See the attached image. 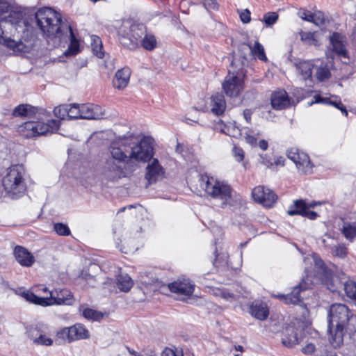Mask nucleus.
<instances>
[{
	"instance_id": "obj_1",
	"label": "nucleus",
	"mask_w": 356,
	"mask_h": 356,
	"mask_svg": "<svg viewBox=\"0 0 356 356\" xmlns=\"http://www.w3.org/2000/svg\"><path fill=\"white\" fill-rule=\"evenodd\" d=\"M36 24L44 35L49 38H59L63 35V30L66 29L70 33V43L65 54L75 55L79 51V42L70 26L64 24L60 13L50 8H40L35 14Z\"/></svg>"
},
{
	"instance_id": "obj_2",
	"label": "nucleus",
	"mask_w": 356,
	"mask_h": 356,
	"mask_svg": "<svg viewBox=\"0 0 356 356\" xmlns=\"http://www.w3.org/2000/svg\"><path fill=\"white\" fill-rule=\"evenodd\" d=\"M314 262V280L312 282H321L330 291L339 292L343 289L346 296L355 300L356 297V283L345 278H339L333 274L332 269L317 255L313 257Z\"/></svg>"
},
{
	"instance_id": "obj_3",
	"label": "nucleus",
	"mask_w": 356,
	"mask_h": 356,
	"mask_svg": "<svg viewBox=\"0 0 356 356\" xmlns=\"http://www.w3.org/2000/svg\"><path fill=\"white\" fill-rule=\"evenodd\" d=\"M353 316L348 307L343 304L332 305L328 312V339L334 348L341 347L348 323Z\"/></svg>"
},
{
	"instance_id": "obj_4",
	"label": "nucleus",
	"mask_w": 356,
	"mask_h": 356,
	"mask_svg": "<svg viewBox=\"0 0 356 356\" xmlns=\"http://www.w3.org/2000/svg\"><path fill=\"white\" fill-rule=\"evenodd\" d=\"M200 186L205 191L207 195L211 199L218 200L220 206L225 208L231 204L232 200V189L224 181H219L213 177L202 176L200 179Z\"/></svg>"
},
{
	"instance_id": "obj_5",
	"label": "nucleus",
	"mask_w": 356,
	"mask_h": 356,
	"mask_svg": "<svg viewBox=\"0 0 356 356\" xmlns=\"http://www.w3.org/2000/svg\"><path fill=\"white\" fill-rule=\"evenodd\" d=\"M25 170L22 165H15L8 169L6 175L3 178L2 184L6 191L13 198H17L26 191L24 176Z\"/></svg>"
},
{
	"instance_id": "obj_6",
	"label": "nucleus",
	"mask_w": 356,
	"mask_h": 356,
	"mask_svg": "<svg viewBox=\"0 0 356 356\" xmlns=\"http://www.w3.org/2000/svg\"><path fill=\"white\" fill-rule=\"evenodd\" d=\"M118 32L120 43L131 50L138 47L145 33L143 25L136 24L131 21L124 22Z\"/></svg>"
},
{
	"instance_id": "obj_7",
	"label": "nucleus",
	"mask_w": 356,
	"mask_h": 356,
	"mask_svg": "<svg viewBox=\"0 0 356 356\" xmlns=\"http://www.w3.org/2000/svg\"><path fill=\"white\" fill-rule=\"evenodd\" d=\"M60 121L51 120L47 123L40 121H27L19 126L18 131L26 138H33L46 134L47 132L53 133L58 129Z\"/></svg>"
},
{
	"instance_id": "obj_8",
	"label": "nucleus",
	"mask_w": 356,
	"mask_h": 356,
	"mask_svg": "<svg viewBox=\"0 0 356 356\" xmlns=\"http://www.w3.org/2000/svg\"><path fill=\"white\" fill-rule=\"evenodd\" d=\"M7 14L3 20H0L3 30H6V26H9L17 33H24L26 31H29L31 27L30 22L33 19L27 16L24 12L21 10H13L10 7V10Z\"/></svg>"
},
{
	"instance_id": "obj_9",
	"label": "nucleus",
	"mask_w": 356,
	"mask_h": 356,
	"mask_svg": "<svg viewBox=\"0 0 356 356\" xmlns=\"http://www.w3.org/2000/svg\"><path fill=\"white\" fill-rule=\"evenodd\" d=\"M314 267L313 270L307 274L306 277L302 280V282L293 287L292 291L288 294L275 295L276 298L283 301L286 304L297 305L304 298L302 293L305 291L311 288L313 284H321V282H312L314 280Z\"/></svg>"
},
{
	"instance_id": "obj_10",
	"label": "nucleus",
	"mask_w": 356,
	"mask_h": 356,
	"mask_svg": "<svg viewBox=\"0 0 356 356\" xmlns=\"http://www.w3.org/2000/svg\"><path fill=\"white\" fill-rule=\"evenodd\" d=\"M131 152L129 154L130 163L132 160L136 161L146 162L153 156V147L152 139L144 137L138 143L131 147Z\"/></svg>"
},
{
	"instance_id": "obj_11",
	"label": "nucleus",
	"mask_w": 356,
	"mask_h": 356,
	"mask_svg": "<svg viewBox=\"0 0 356 356\" xmlns=\"http://www.w3.org/2000/svg\"><path fill=\"white\" fill-rule=\"evenodd\" d=\"M58 339L68 343L76 340L86 339L90 337L89 331L80 323L71 327H64L57 332Z\"/></svg>"
},
{
	"instance_id": "obj_12",
	"label": "nucleus",
	"mask_w": 356,
	"mask_h": 356,
	"mask_svg": "<svg viewBox=\"0 0 356 356\" xmlns=\"http://www.w3.org/2000/svg\"><path fill=\"white\" fill-rule=\"evenodd\" d=\"M225 95L230 97H238L243 90V77L237 74L229 72L222 84Z\"/></svg>"
},
{
	"instance_id": "obj_13",
	"label": "nucleus",
	"mask_w": 356,
	"mask_h": 356,
	"mask_svg": "<svg viewBox=\"0 0 356 356\" xmlns=\"http://www.w3.org/2000/svg\"><path fill=\"white\" fill-rule=\"evenodd\" d=\"M321 204V202L312 201L307 202L305 200H296L293 202V205L291 206L287 211L289 216L300 215L307 217L310 220H315L318 213L310 211V208H314L316 205Z\"/></svg>"
},
{
	"instance_id": "obj_14",
	"label": "nucleus",
	"mask_w": 356,
	"mask_h": 356,
	"mask_svg": "<svg viewBox=\"0 0 356 356\" xmlns=\"http://www.w3.org/2000/svg\"><path fill=\"white\" fill-rule=\"evenodd\" d=\"M287 156L296 165L298 170L304 174L311 173L312 165L308 155L296 147L287 150Z\"/></svg>"
},
{
	"instance_id": "obj_15",
	"label": "nucleus",
	"mask_w": 356,
	"mask_h": 356,
	"mask_svg": "<svg viewBox=\"0 0 356 356\" xmlns=\"http://www.w3.org/2000/svg\"><path fill=\"white\" fill-rule=\"evenodd\" d=\"M252 196L254 200L265 207L270 208L277 200L276 194L264 186H258L253 188Z\"/></svg>"
},
{
	"instance_id": "obj_16",
	"label": "nucleus",
	"mask_w": 356,
	"mask_h": 356,
	"mask_svg": "<svg viewBox=\"0 0 356 356\" xmlns=\"http://www.w3.org/2000/svg\"><path fill=\"white\" fill-rule=\"evenodd\" d=\"M330 42L333 52L343 63H348L349 58L345 45V38L339 33L334 32L330 36Z\"/></svg>"
},
{
	"instance_id": "obj_17",
	"label": "nucleus",
	"mask_w": 356,
	"mask_h": 356,
	"mask_svg": "<svg viewBox=\"0 0 356 356\" xmlns=\"http://www.w3.org/2000/svg\"><path fill=\"white\" fill-rule=\"evenodd\" d=\"M194 288V284L188 279H178L168 284V289L172 293L182 297L191 296Z\"/></svg>"
},
{
	"instance_id": "obj_18",
	"label": "nucleus",
	"mask_w": 356,
	"mask_h": 356,
	"mask_svg": "<svg viewBox=\"0 0 356 356\" xmlns=\"http://www.w3.org/2000/svg\"><path fill=\"white\" fill-rule=\"evenodd\" d=\"M81 119L97 120L103 118L102 108L93 104H79Z\"/></svg>"
},
{
	"instance_id": "obj_19",
	"label": "nucleus",
	"mask_w": 356,
	"mask_h": 356,
	"mask_svg": "<svg viewBox=\"0 0 356 356\" xmlns=\"http://www.w3.org/2000/svg\"><path fill=\"white\" fill-rule=\"evenodd\" d=\"M129 165H130L125 163V161L108 158L106 161L104 168L106 171L112 173L111 177L115 178L124 176V170H126Z\"/></svg>"
},
{
	"instance_id": "obj_20",
	"label": "nucleus",
	"mask_w": 356,
	"mask_h": 356,
	"mask_svg": "<svg viewBox=\"0 0 356 356\" xmlns=\"http://www.w3.org/2000/svg\"><path fill=\"white\" fill-rule=\"evenodd\" d=\"M164 170L160 165L157 159H154L146 168L145 179L148 181V184L155 183L159 178L162 177Z\"/></svg>"
},
{
	"instance_id": "obj_21",
	"label": "nucleus",
	"mask_w": 356,
	"mask_h": 356,
	"mask_svg": "<svg viewBox=\"0 0 356 356\" xmlns=\"http://www.w3.org/2000/svg\"><path fill=\"white\" fill-rule=\"evenodd\" d=\"M13 253L17 261L22 266L30 267L35 263L34 256L22 246H15Z\"/></svg>"
},
{
	"instance_id": "obj_22",
	"label": "nucleus",
	"mask_w": 356,
	"mask_h": 356,
	"mask_svg": "<svg viewBox=\"0 0 356 356\" xmlns=\"http://www.w3.org/2000/svg\"><path fill=\"white\" fill-rule=\"evenodd\" d=\"M53 305H72L74 300L72 293L66 289H60L59 291L56 289L54 291L50 292Z\"/></svg>"
},
{
	"instance_id": "obj_23",
	"label": "nucleus",
	"mask_w": 356,
	"mask_h": 356,
	"mask_svg": "<svg viewBox=\"0 0 356 356\" xmlns=\"http://www.w3.org/2000/svg\"><path fill=\"white\" fill-rule=\"evenodd\" d=\"M120 146H116L115 144H112L110 147L111 157L110 159H113L115 160H121L122 161H125V163L131 165L129 155L127 156L126 154L127 149H125L127 145H130L128 143V140H122L120 142Z\"/></svg>"
},
{
	"instance_id": "obj_24",
	"label": "nucleus",
	"mask_w": 356,
	"mask_h": 356,
	"mask_svg": "<svg viewBox=\"0 0 356 356\" xmlns=\"http://www.w3.org/2000/svg\"><path fill=\"white\" fill-rule=\"evenodd\" d=\"M271 105L274 109L282 110L289 106L290 99L285 90H278L272 94Z\"/></svg>"
},
{
	"instance_id": "obj_25",
	"label": "nucleus",
	"mask_w": 356,
	"mask_h": 356,
	"mask_svg": "<svg viewBox=\"0 0 356 356\" xmlns=\"http://www.w3.org/2000/svg\"><path fill=\"white\" fill-rule=\"evenodd\" d=\"M130 76L131 70L129 68L124 67L118 70L113 79V87L118 90H123L127 86Z\"/></svg>"
},
{
	"instance_id": "obj_26",
	"label": "nucleus",
	"mask_w": 356,
	"mask_h": 356,
	"mask_svg": "<svg viewBox=\"0 0 356 356\" xmlns=\"http://www.w3.org/2000/svg\"><path fill=\"white\" fill-rule=\"evenodd\" d=\"M38 112V108L30 104H19L16 106L12 113L14 117L33 118Z\"/></svg>"
},
{
	"instance_id": "obj_27",
	"label": "nucleus",
	"mask_w": 356,
	"mask_h": 356,
	"mask_svg": "<svg viewBox=\"0 0 356 356\" xmlns=\"http://www.w3.org/2000/svg\"><path fill=\"white\" fill-rule=\"evenodd\" d=\"M211 112L216 115L222 114L226 108V102L224 96L220 93H216L211 97Z\"/></svg>"
},
{
	"instance_id": "obj_28",
	"label": "nucleus",
	"mask_w": 356,
	"mask_h": 356,
	"mask_svg": "<svg viewBox=\"0 0 356 356\" xmlns=\"http://www.w3.org/2000/svg\"><path fill=\"white\" fill-rule=\"evenodd\" d=\"M284 346L291 348L299 343L297 332L294 327H288L285 329L282 338Z\"/></svg>"
},
{
	"instance_id": "obj_29",
	"label": "nucleus",
	"mask_w": 356,
	"mask_h": 356,
	"mask_svg": "<svg viewBox=\"0 0 356 356\" xmlns=\"http://www.w3.org/2000/svg\"><path fill=\"white\" fill-rule=\"evenodd\" d=\"M250 312L252 316L261 321L265 320L268 316L267 307L259 302L252 303Z\"/></svg>"
},
{
	"instance_id": "obj_30",
	"label": "nucleus",
	"mask_w": 356,
	"mask_h": 356,
	"mask_svg": "<svg viewBox=\"0 0 356 356\" xmlns=\"http://www.w3.org/2000/svg\"><path fill=\"white\" fill-rule=\"evenodd\" d=\"M218 129L220 131L226 135L232 137L236 138L238 136L242 137V128H239L236 122L230 123L229 124H225L220 121L218 124Z\"/></svg>"
},
{
	"instance_id": "obj_31",
	"label": "nucleus",
	"mask_w": 356,
	"mask_h": 356,
	"mask_svg": "<svg viewBox=\"0 0 356 356\" xmlns=\"http://www.w3.org/2000/svg\"><path fill=\"white\" fill-rule=\"evenodd\" d=\"M241 49H245L248 51L250 54L256 56L258 59L266 61L267 60L266 56L265 54L264 48L261 44H260L258 41H256L254 47H252L245 43H243L241 46Z\"/></svg>"
},
{
	"instance_id": "obj_32",
	"label": "nucleus",
	"mask_w": 356,
	"mask_h": 356,
	"mask_svg": "<svg viewBox=\"0 0 356 356\" xmlns=\"http://www.w3.org/2000/svg\"><path fill=\"white\" fill-rule=\"evenodd\" d=\"M261 136V131L257 129H250L248 127L242 128V137L245 142L251 146H257V139Z\"/></svg>"
},
{
	"instance_id": "obj_33",
	"label": "nucleus",
	"mask_w": 356,
	"mask_h": 356,
	"mask_svg": "<svg viewBox=\"0 0 356 356\" xmlns=\"http://www.w3.org/2000/svg\"><path fill=\"white\" fill-rule=\"evenodd\" d=\"M297 73L303 80H307L312 78L313 64L309 61H301L296 64Z\"/></svg>"
},
{
	"instance_id": "obj_34",
	"label": "nucleus",
	"mask_w": 356,
	"mask_h": 356,
	"mask_svg": "<svg viewBox=\"0 0 356 356\" xmlns=\"http://www.w3.org/2000/svg\"><path fill=\"white\" fill-rule=\"evenodd\" d=\"M22 296L29 302L43 307L53 305L51 296L49 298H41L31 292H24Z\"/></svg>"
},
{
	"instance_id": "obj_35",
	"label": "nucleus",
	"mask_w": 356,
	"mask_h": 356,
	"mask_svg": "<svg viewBox=\"0 0 356 356\" xmlns=\"http://www.w3.org/2000/svg\"><path fill=\"white\" fill-rule=\"evenodd\" d=\"M134 285L133 280L127 274H120L117 277V286L122 291H129Z\"/></svg>"
},
{
	"instance_id": "obj_36",
	"label": "nucleus",
	"mask_w": 356,
	"mask_h": 356,
	"mask_svg": "<svg viewBox=\"0 0 356 356\" xmlns=\"http://www.w3.org/2000/svg\"><path fill=\"white\" fill-rule=\"evenodd\" d=\"M341 232L347 240L352 242L356 237V222H344Z\"/></svg>"
},
{
	"instance_id": "obj_37",
	"label": "nucleus",
	"mask_w": 356,
	"mask_h": 356,
	"mask_svg": "<svg viewBox=\"0 0 356 356\" xmlns=\"http://www.w3.org/2000/svg\"><path fill=\"white\" fill-rule=\"evenodd\" d=\"M300 35L301 40L303 41L307 44L315 46L318 44L317 35L316 33L315 32L312 33L300 31Z\"/></svg>"
},
{
	"instance_id": "obj_38",
	"label": "nucleus",
	"mask_w": 356,
	"mask_h": 356,
	"mask_svg": "<svg viewBox=\"0 0 356 356\" xmlns=\"http://www.w3.org/2000/svg\"><path fill=\"white\" fill-rule=\"evenodd\" d=\"M80 114L79 104H67V119L76 120L81 119Z\"/></svg>"
},
{
	"instance_id": "obj_39",
	"label": "nucleus",
	"mask_w": 356,
	"mask_h": 356,
	"mask_svg": "<svg viewBox=\"0 0 356 356\" xmlns=\"http://www.w3.org/2000/svg\"><path fill=\"white\" fill-rule=\"evenodd\" d=\"M142 46L147 50L151 51L156 47V40L152 35H145L144 38L140 40Z\"/></svg>"
},
{
	"instance_id": "obj_40",
	"label": "nucleus",
	"mask_w": 356,
	"mask_h": 356,
	"mask_svg": "<svg viewBox=\"0 0 356 356\" xmlns=\"http://www.w3.org/2000/svg\"><path fill=\"white\" fill-rule=\"evenodd\" d=\"M84 318L92 321H99L103 318V314L92 309L86 308L83 311Z\"/></svg>"
},
{
	"instance_id": "obj_41",
	"label": "nucleus",
	"mask_w": 356,
	"mask_h": 356,
	"mask_svg": "<svg viewBox=\"0 0 356 356\" xmlns=\"http://www.w3.org/2000/svg\"><path fill=\"white\" fill-rule=\"evenodd\" d=\"M278 14L275 12H269L264 14L262 22L265 23L267 26H271L275 24L278 20Z\"/></svg>"
},
{
	"instance_id": "obj_42",
	"label": "nucleus",
	"mask_w": 356,
	"mask_h": 356,
	"mask_svg": "<svg viewBox=\"0 0 356 356\" xmlns=\"http://www.w3.org/2000/svg\"><path fill=\"white\" fill-rule=\"evenodd\" d=\"M54 230L60 236H69L71 233L68 226L62 222L54 223Z\"/></svg>"
},
{
	"instance_id": "obj_43",
	"label": "nucleus",
	"mask_w": 356,
	"mask_h": 356,
	"mask_svg": "<svg viewBox=\"0 0 356 356\" xmlns=\"http://www.w3.org/2000/svg\"><path fill=\"white\" fill-rule=\"evenodd\" d=\"M54 114L61 120H65L66 118H67V104H63L55 107Z\"/></svg>"
},
{
	"instance_id": "obj_44",
	"label": "nucleus",
	"mask_w": 356,
	"mask_h": 356,
	"mask_svg": "<svg viewBox=\"0 0 356 356\" xmlns=\"http://www.w3.org/2000/svg\"><path fill=\"white\" fill-rule=\"evenodd\" d=\"M348 250L345 245H338L334 246L332 250V254L339 258H344L347 255Z\"/></svg>"
},
{
	"instance_id": "obj_45",
	"label": "nucleus",
	"mask_w": 356,
	"mask_h": 356,
	"mask_svg": "<svg viewBox=\"0 0 356 356\" xmlns=\"http://www.w3.org/2000/svg\"><path fill=\"white\" fill-rule=\"evenodd\" d=\"M312 17L313 19L311 20L310 22H312L318 26L323 25L325 23V16L323 13L321 11H316L312 14Z\"/></svg>"
},
{
	"instance_id": "obj_46",
	"label": "nucleus",
	"mask_w": 356,
	"mask_h": 356,
	"mask_svg": "<svg viewBox=\"0 0 356 356\" xmlns=\"http://www.w3.org/2000/svg\"><path fill=\"white\" fill-rule=\"evenodd\" d=\"M316 76L320 81H323L330 78V72L326 67H319L317 69Z\"/></svg>"
},
{
	"instance_id": "obj_47",
	"label": "nucleus",
	"mask_w": 356,
	"mask_h": 356,
	"mask_svg": "<svg viewBox=\"0 0 356 356\" xmlns=\"http://www.w3.org/2000/svg\"><path fill=\"white\" fill-rule=\"evenodd\" d=\"M33 343L37 345L51 346L53 343V340L45 334H40L39 337L33 339Z\"/></svg>"
},
{
	"instance_id": "obj_48",
	"label": "nucleus",
	"mask_w": 356,
	"mask_h": 356,
	"mask_svg": "<svg viewBox=\"0 0 356 356\" xmlns=\"http://www.w3.org/2000/svg\"><path fill=\"white\" fill-rule=\"evenodd\" d=\"M204 7L208 10H217L219 4L216 0H202Z\"/></svg>"
},
{
	"instance_id": "obj_49",
	"label": "nucleus",
	"mask_w": 356,
	"mask_h": 356,
	"mask_svg": "<svg viewBox=\"0 0 356 356\" xmlns=\"http://www.w3.org/2000/svg\"><path fill=\"white\" fill-rule=\"evenodd\" d=\"M10 5L6 0H0V20L9 12Z\"/></svg>"
},
{
	"instance_id": "obj_50",
	"label": "nucleus",
	"mask_w": 356,
	"mask_h": 356,
	"mask_svg": "<svg viewBox=\"0 0 356 356\" xmlns=\"http://www.w3.org/2000/svg\"><path fill=\"white\" fill-rule=\"evenodd\" d=\"M326 104H330L334 106L337 109L340 110L341 113H343L346 116L348 115L346 108L343 105L340 99L332 101L328 98V102L326 103Z\"/></svg>"
},
{
	"instance_id": "obj_51",
	"label": "nucleus",
	"mask_w": 356,
	"mask_h": 356,
	"mask_svg": "<svg viewBox=\"0 0 356 356\" xmlns=\"http://www.w3.org/2000/svg\"><path fill=\"white\" fill-rule=\"evenodd\" d=\"M232 152L234 156L237 161L241 162L243 161L244 158V152L241 147L234 146Z\"/></svg>"
},
{
	"instance_id": "obj_52",
	"label": "nucleus",
	"mask_w": 356,
	"mask_h": 356,
	"mask_svg": "<svg viewBox=\"0 0 356 356\" xmlns=\"http://www.w3.org/2000/svg\"><path fill=\"white\" fill-rule=\"evenodd\" d=\"M297 14L298 17H300L301 19L307 22H310L311 20L313 19L312 17L313 13L305 9H300Z\"/></svg>"
},
{
	"instance_id": "obj_53",
	"label": "nucleus",
	"mask_w": 356,
	"mask_h": 356,
	"mask_svg": "<svg viewBox=\"0 0 356 356\" xmlns=\"http://www.w3.org/2000/svg\"><path fill=\"white\" fill-rule=\"evenodd\" d=\"M240 18L243 23L248 24L251 21L250 12L248 9H245L240 13Z\"/></svg>"
},
{
	"instance_id": "obj_54",
	"label": "nucleus",
	"mask_w": 356,
	"mask_h": 356,
	"mask_svg": "<svg viewBox=\"0 0 356 356\" xmlns=\"http://www.w3.org/2000/svg\"><path fill=\"white\" fill-rule=\"evenodd\" d=\"M161 356H183L181 352L174 351L170 348H165L161 354Z\"/></svg>"
},
{
	"instance_id": "obj_55",
	"label": "nucleus",
	"mask_w": 356,
	"mask_h": 356,
	"mask_svg": "<svg viewBox=\"0 0 356 356\" xmlns=\"http://www.w3.org/2000/svg\"><path fill=\"white\" fill-rule=\"evenodd\" d=\"M92 49L93 51V54L98 58H102L104 54L102 51V45H94L92 47Z\"/></svg>"
},
{
	"instance_id": "obj_56",
	"label": "nucleus",
	"mask_w": 356,
	"mask_h": 356,
	"mask_svg": "<svg viewBox=\"0 0 356 356\" xmlns=\"http://www.w3.org/2000/svg\"><path fill=\"white\" fill-rule=\"evenodd\" d=\"M314 98V101H312L310 103H309V106L312 105L314 103L326 104L328 102V98L322 97L320 95H315Z\"/></svg>"
},
{
	"instance_id": "obj_57",
	"label": "nucleus",
	"mask_w": 356,
	"mask_h": 356,
	"mask_svg": "<svg viewBox=\"0 0 356 356\" xmlns=\"http://www.w3.org/2000/svg\"><path fill=\"white\" fill-rule=\"evenodd\" d=\"M220 296L222 298L229 301L232 300L234 298V294L226 290H222L220 291Z\"/></svg>"
},
{
	"instance_id": "obj_58",
	"label": "nucleus",
	"mask_w": 356,
	"mask_h": 356,
	"mask_svg": "<svg viewBox=\"0 0 356 356\" xmlns=\"http://www.w3.org/2000/svg\"><path fill=\"white\" fill-rule=\"evenodd\" d=\"M252 115V111L251 109L246 108L243 112V118L248 123L251 122Z\"/></svg>"
},
{
	"instance_id": "obj_59",
	"label": "nucleus",
	"mask_w": 356,
	"mask_h": 356,
	"mask_svg": "<svg viewBox=\"0 0 356 356\" xmlns=\"http://www.w3.org/2000/svg\"><path fill=\"white\" fill-rule=\"evenodd\" d=\"M261 163L268 168L273 165V163L270 159H268L266 156H261Z\"/></svg>"
},
{
	"instance_id": "obj_60",
	"label": "nucleus",
	"mask_w": 356,
	"mask_h": 356,
	"mask_svg": "<svg viewBox=\"0 0 356 356\" xmlns=\"http://www.w3.org/2000/svg\"><path fill=\"white\" fill-rule=\"evenodd\" d=\"M315 350V346L312 343H309L302 348V351L306 354H312Z\"/></svg>"
},
{
	"instance_id": "obj_61",
	"label": "nucleus",
	"mask_w": 356,
	"mask_h": 356,
	"mask_svg": "<svg viewBox=\"0 0 356 356\" xmlns=\"http://www.w3.org/2000/svg\"><path fill=\"white\" fill-rule=\"evenodd\" d=\"M259 146L260 149L262 150H266L268 147V143L266 140H261L259 143H257V146Z\"/></svg>"
},
{
	"instance_id": "obj_62",
	"label": "nucleus",
	"mask_w": 356,
	"mask_h": 356,
	"mask_svg": "<svg viewBox=\"0 0 356 356\" xmlns=\"http://www.w3.org/2000/svg\"><path fill=\"white\" fill-rule=\"evenodd\" d=\"M91 38H92V44H91L92 47H93V44L94 45H102V40L99 37H98L97 35H92Z\"/></svg>"
},
{
	"instance_id": "obj_63",
	"label": "nucleus",
	"mask_w": 356,
	"mask_h": 356,
	"mask_svg": "<svg viewBox=\"0 0 356 356\" xmlns=\"http://www.w3.org/2000/svg\"><path fill=\"white\" fill-rule=\"evenodd\" d=\"M273 163L277 166H284V158L282 156L277 157Z\"/></svg>"
},
{
	"instance_id": "obj_64",
	"label": "nucleus",
	"mask_w": 356,
	"mask_h": 356,
	"mask_svg": "<svg viewBox=\"0 0 356 356\" xmlns=\"http://www.w3.org/2000/svg\"><path fill=\"white\" fill-rule=\"evenodd\" d=\"M125 348L127 350V351L129 353V355H131V356H143L140 353L134 350V349L131 348L130 347H129L127 346H126Z\"/></svg>"
}]
</instances>
